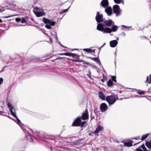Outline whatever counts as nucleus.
<instances>
[{"label":"nucleus","mask_w":151,"mask_h":151,"mask_svg":"<svg viewBox=\"0 0 151 151\" xmlns=\"http://www.w3.org/2000/svg\"><path fill=\"white\" fill-rule=\"evenodd\" d=\"M114 22L111 19L106 20L104 19L103 23L98 24L97 26V29L102 32L101 30L104 29L105 27H110L114 23Z\"/></svg>","instance_id":"f257e3e1"},{"label":"nucleus","mask_w":151,"mask_h":151,"mask_svg":"<svg viewBox=\"0 0 151 151\" xmlns=\"http://www.w3.org/2000/svg\"><path fill=\"white\" fill-rule=\"evenodd\" d=\"M112 27L111 28L105 27L104 29L102 30V32L104 33H110L112 32H116L118 28V27L117 25L114 24V23L112 25Z\"/></svg>","instance_id":"f03ea898"},{"label":"nucleus","mask_w":151,"mask_h":151,"mask_svg":"<svg viewBox=\"0 0 151 151\" xmlns=\"http://www.w3.org/2000/svg\"><path fill=\"white\" fill-rule=\"evenodd\" d=\"M81 119L80 117H78L74 121L72 124V126H80L83 127L84 126V124L86 123V122H81Z\"/></svg>","instance_id":"7ed1b4c3"},{"label":"nucleus","mask_w":151,"mask_h":151,"mask_svg":"<svg viewBox=\"0 0 151 151\" xmlns=\"http://www.w3.org/2000/svg\"><path fill=\"white\" fill-rule=\"evenodd\" d=\"M118 99L117 97L115 96H109L106 97V99L109 104H113L116 100Z\"/></svg>","instance_id":"20e7f679"},{"label":"nucleus","mask_w":151,"mask_h":151,"mask_svg":"<svg viewBox=\"0 0 151 151\" xmlns=\"http://www.w3.org/2000/svg\"><path fill=\"white\" fill-rule=\"evenodd\" d=\"M8 106L9 108V111L12 114L13 116L14 117H15L17 119V122L19 123L20 122V121L17 118L15 112V110L14 109L12 106V104L10 103H9L8 104Z\"/></svg>","instance_id":"39448f33"},{"label":"nucleus","mask_w":151,"mask_h":151,"mask_svg":"<svg viewBox=\"0 0 151 151\" xmlns=\"http://www.w3.org/2000/svg\"><path fill=\"white\" fill-rule=\"evenodd\" d=\"M113 12L116 17L120 15L121 13V11L120 10L119 6L118 5H115L113 7Z\"/></svg>","instance_id":"423d86ee"},{"label":"nucleus","mask_w":151,"mask_h":151,"mask_svg":"<svg viewBox=\"0 0 151 151\" xmlns=\"http://www.w3.org/2000/svg\"><path fill=\"white\" fill-rule=\"evenodd\" d=\"M96 19V22L99 23H100V22H103L104 20V19L103 18V15L102 14H100L99 12H97Z\"/></svg>","instance_id":"0eeeda50"},{"label":"nucleus","mask_w":151,"mask_h":151,"mask_svg":"<svg viewBox=\"0 0 151 151\" xmlns=\"http://www.w3.org/2000/svg\"><path fill=\"white\" fill-rule=\"evenodd\" d=\"M105 12L107 15L109 16H111L112 14V9L111 7L107 6L105 8Z\"/></svg>","instance_id":"6e6552de"},{"label":"nucleus","mask_w":151,"mask_h":151,"mask_svg":"<svg viewBox=\"0 0 151 151\" xmlns=\"http://www.w3.org/2000/svg\"><path fill=\"white\" fill-rule=\"evenodd\" d=\"M108 0H102L101 3V6L104 8H106L109 5Z\"/></svg>","instance_id":"1a4fd4ad"},{"label":"nucleus","mask_w":151,"mask_h":151,"mask_svg":"<svg viewBox=\"0 0 151 151\" xmlns=\"http://www.w3.org/2000/svg\"><path fill=\"white\" fill-rule=\"evenodd\" d=\"M118 43V41L116 40H114L110 42V46L112 47H115Z\"/></svg>","instance_id":"9d476101"},{"label":"nucleus","mask_w":151,"mask_h":151,"mask_svg":"<svg viewBox=\"0 0 151 151\" xmlns=\"http://www.w3.org/2000/svg\"><path fill=\"white\" fill-rule=\"evenodd\" d=\"M67 56L72 57L74 58L79 59V55L77 54L67 52Z\"/></svg>","instance_id":"9b49d317"},{"label":"nucleus","mask_w":151,"mask_h":151,"mask_svg":"<svg viewBox=\"0 0 151 151\" xmlns=\"http://www.w3.org/2000/svg\"><path fill=\"white\" fill-rule=\"evenodd\" d=\"M88 117V114L87 110H86L84 113L83 114L82 119L83 120L87 119Z\"/></svg>","instance_id":"f8f14e48"},{"label":"nucleus","mask_w":151,"mask_h":151,"mask_svg":"<svg viewBox=\"0 0 151 151\" xmlns=\"http://www.w3.org/2000/svg\"><path fill=\"white\" fill-rule=\"evenodd\" d=\"M107 106L105 103H102L100 105V109L101 111H104L107 109Z\"/></svg>","instance_id":"ddd939ff"},{"label":"nucleus","mask_w":151,"mask_h":151,"mask_svg":"<svg viewBox=\"0 0 151 151\" xmlns=\"http://www.w3.org/2000/svg\"><path fill=\"white\" fill-rule=\"evenodd\" d=\"M87 58L91 59H92L93 60L95 61L99 65H100L101 64V63L100 61V60L99 59L98 57H96V58H91V57H87Z\"/></svg>","instance_id":"4468645a"},{"label":"nucleus","mask_w":151,"mask_h":151,"mask_svg":"<svg viewBox=\"0 0 151 151\" xmlns=\"http://www.w3.org/2000/svg\"><path fill=\"white\" fill-rule=\"evenodd\" d=\"M103 128H104L103 127L101 126L100 125H99L95 130V133H98L99 132L102 130Z\"/></svg>","instance_id":"2eb2a0df"},{"label":"nucleus","mask_w":151,"mask_h":151,"mask_svg":"<svg viewBox=\"0 0 151 151\" xmlns=\"http://www.w3.org/2000/svg\"><path fill=\"white\" fill-rule=\"evenodd\" d=\"M99 97L102 100H105V96L104 94L102 92H99Z\"/></svg>","instance_id":"dca6fc26"},{"label":"nucleus","mask_w":151,"mask_h":151,"mask_svg":"<svg viewBox=\"0 0 151 151\" xmlns=\"http://www.w3.org/2000/svg\"><path fill=\"white\" fill-rule=\"evenodd\" d=\"M121 27L122 29L124 30H129V27H131V26L127 27L124 25H121Z\"/></svg>","instance_id":"f3484780"},{"label":"nucleus","mask_w":151,"mask_h":151,"mask_svg":"<svg viewBox=\"0 0 151 151\" xmlns=\"http://www.w3.org/2000/svg\"><path fill=\"white\" fill-rule=\"evenodd\" d=\"M43 21L45 24H49L50 20L49 19L46 18L45 17L43 18Z\"/></svg>","instance_id":"a211bd4d"},{"label":"nucleus","mask_w":151,"mask_h":151,"mask_svg":"<svg viewBox=\"0 0 151 151\" xmlns=\"http://www.w3.org/2000/svg\"><path fill=\"white\" fill-rule=\"evenodd\" d=\"M35 13L36 16L38 17H40L43 15V13L41 12H37Z\"/></svg>","instance_id":"6ab92c4d"},{"label":"nucleus","mask_w":151,"mask_h":151,"mask_svg":"<svg viewBox=\"0 0 151 151\" xmlns=\"http://www.w3.org/2000/svg\"><path fill=\"white\" fill-rule=\"evenodd\" d=\"M114 1L116 4H119L122 3V4H124V1L122 0H114Z\"/></svg>","instance_id":"aec40b11"},{"label":"nucleus","mask_w":151,"mask_h":151,"mask_svg":"<svg viewBox=\"0 0 151 151\" xmlns=\"http://www.w3.org/2000/svg\"><path fill=\"white\" fill-rule=\"evenodd\" d=\"M145 145L147 148L151 149V142H147L145 143Z\"/></svg>","instance_id":"412c9836"},{"label":"nucleus","mask_w":151,"mask_h":151,"mask_svg":"<svg viewBox=\"0 0 151 151\" xmlns=\"http://www.w3.org/2000/svg\"><path fill=\"white\" fill-rule=\"evenodd\" d=\"M132 144L131 142H127L124 143V146H127V147H131L132 145Z\"/></svg>","instance_id":"4be33fe9"},{"label":"nucleus","mask_w":151,"mask_h":151,"mask_svg":"<svg viewBox=\"0 0 151 151\" xmlns=\"http://www.w3.org/2000/svg\"><path fill=\"white\" fill-rule=\"evenodd\" d=\"M146 82L149 83H151V76H147Z\"/></svg>","instance_id":"5701e85b"},{"label":"nucleus","mask_w":151,"mask_h":151,"mask_svg":"<svg viewBox=\"0 0 151 151\" xmlns=\"http://www.w3.org/2000/svg\"><path fill=\"white\" fill-rule=\"evenodd\" d=\"M84 51H85L88 53H91L93 50H92L89 48H85L83 49Z\"/></svg>","instance_id":"b1692460"},{"label":"nucleus","mask_w":151,"mask_h":151,"mask_svg":"<svg viewBox=\"0 0 151 151\" xmlns=\"http://www.w3.org/2000/svg\"><path fill=\"white\" fill-rule=\"evenodd\" d=\"M149 134H146L142 136L141 139L142 140H143L146 139L148 136L149 135Z\"/></svg>","instance_id":"393cba45"},{"label":"nucleus","mask_w":151,"mask_h":151,"mask_svg":"<svg viewBox=\"0 0 151 151\" xmlns=\"http://www.w3.org/2000/svg\"><path fill=\"white\" fill-rule=\"evenodd\" d=\"M72 61L74 62H85V61L82 60H79L78 59H73L72 60Z\"/></svg>","instance_id":"a878e982"},{"label":"nucleus","mask_w":151,"mask_h":151,"mask_svg":"<svg viewBox=\"0 0 151 151\" xmlns=\"http://www.w3.org/2000/svg\"><path fill=\"white\" fill-rule=\"evenodd\" d=\"M107 85L109 86H110L113 85V83L112 81L109 79L107 82Z\"/></svg>","instance_id":"bb28decb"},{"label":"nucleus","mask_w":151,"mask_h":151,"mask_svg":"<svg viewBox=\"0 0 151 151\" xmlns=\"http://www.w3.org/2000/svg\"><path fill=\"white\" fill-rule=\"evenodd\" d=\"M26 21L25 18L24 17H22L21 19V22L22 23H25L26 22Z\"/></svg>","instance_id":"cd10ccee"},{"label":"nucleus","mask_w":151,"mask_h":151,"mask_svg":"<svg viewBox=\"0 0 151 151\" xmlns=\"http://www.w3.org/2000/svg\"><path fill=\"white\" fill-rule=\"evenodd\" d=\"M45 27L48 29H51L52 28V27H51L50 25V24H46Z\"/></svg>","instance_id":"c85d7f7f"},{"label":"nucleus","mask_w":151,"mask_h":151,"mask_svg":"<svg viewBox=\"0 0 151 151\" xmlns=\"http://www.w3.org/2000/svg\"><path fill=\"white\" fill-rule=\"evenodd\" d=\"M117 50H116V51L115 53H114V55H115V60H114V63H115V65L116 66V55H117Z\"/></svg>","instance_id":"c756f323"},{"label":"nucleus","mask_w":151,"mask_h":151,"mask_svg":"<svg viewBox=\"0 0 151 151\" xmlns=\"http://www.w3.org/2000/svg\"><path fill=\"white\" fill-rule=\"evenodd\" d=\"M50 24V26H54L55 24V22L54 21H50V23H49Z\"/></svg>","instance_id":"7c9ffc66"},{"label":"nucleus","mask_w":151,"mask_h":151,"mask_svg":"<svg viewBox=\"0 0 151 151\" xmlns=\"http://www.w3.org/2000/svg\"><path fill=\"white\" fill-rule=\"evenodd\" d=\"M111 79L112 81L116 82V77L115 76H112L111 77Z\"/></svg>","instance_id":"2f4dec72"},{"label":"nucleus","mask_w":151,"mask_h":151,"mask_svg":"<svg viewBox=\"0 0 151 151\" xmlns=\"http://www.w3.org/2000/svg\"><path fill=\"white\" fill-rule=\"evenodd\" d=\"M107 80V78H106V76H104V77H103V78L101 80V81L102 82H104V81H105L106 80Z\"/></svg>","instance_id":"473e14b6"},{"label":"nucleus","mask_w":151,"mask_h":151,"mask_svg":"<svg viewBox=\"0 0 151 151\" xmlns=\"http://www.w3.org/2000/svg\"><path fill=\"white\" fill-rule=\"evenodd\" d=\"M15 20L17 22H21V19L19 18H16Z\"/></svg>","instance_id":"72a5a7b5"},{"label":"nucleus","mask_w":151,"mask_h":151,"mask_svg":"<svg viewBox=\"0 0 151 151\" xmlns=\"http://www.w3.org/2000/svg\"><path fill=\"white\" fill-rule=\"evenodd\" d=\"M65 12H66V9H64L63 11H61L60 12V14H63L65 13Z\"/></svg>","instance_id":"f704fd0d"},{"label":"nucleus","mask_w":151,"mask_h":151,"mask_svg":"<svg viewBox=\"0 0 151 151\" xmlns=\"http://www.w3.org/2000/svg\"><path fill=\"white\" fill-rule=\"evenodd\" d=\"M87 79L89 81H90L91 79H93V78L91 77V76H88V77L87 78Z\"/></svg>","instance_id":"c9c22d12"},{"label":"nucleus","mask_w":151,"mask_h":151,"mask_svg":"<svg viewBox=\"0 0 151 151\" xmlns=\"http://www.w3.org/2000/svg\"><path fill=\"white\" fill-rule=\"evenodd\" d=\"M3 79L2 78H0V85L2 84L3 83Z\"/></svg>","instance_id":"e433bc0d"},{"label":"nucleus","mask_w":151,"mask_h":151,"mask_svg":"<svg viewBox=\"0 0 151 151\" xmlns=\"http://www.w3.org/2000/svg\"><path fill=\"white\" fill-rule=\"evenodd\" d=\"M120 35H122L123 37H125L126 35V34H125V33L124 32H122L120 34Z\"/></svg>","instance_id":"4c0bfd02"},{"label":"nucleus","mask_w":151,"mask_h":151,"mask_svg":"<svg viewBox=\"0 0 151 151\" xmlns=\"http://www.w3.org/2000/svg\"><path fill=\"white\" fill-rule=\"evenodd\" d=\"M143 150V151H147V149L145 147H144L142 148Z\"/></svg>","instance_id":"58836bf2"},{"label":"nucleus","mask_w":151,"mask_h":151,"mask_svg":"<svg viewBox=\"0 0 151 151\" xmlns=\"http://www.w3.org/2000/svg\"><path fill=\"white\" fill-rule=\"evenodd\" d=\"M136 151H143L142 149L140 148H137Z\"/></svg>","instance_id":"ea45409f"},{"label":"nucleus","mask_w":151,"mask_h":151,"mask_svg":"<svg viewBox=\"0 0 151 151\" xmlns=\"http://www.w3.org/2000/svg\"><path fill=\"white\" fill-rule=\"evenodd\" d=\"M59 55H66V52L64 53H60V54H59Z\"/></svg>","instance_id":"a19ab883"},{"label":"nucleus","mask_w":151,"mask_h":151,"mask_svg":"<svg viewBox=\"0 0 151 151\" xmlns=\"http://www.w3.org/2000/svg\"><path fill=\"white\" fill-rule=\"evenodd\" d=\"M83 62V63L86 64H87V65H89V63L87 62H86L85 61V62Z\"/></svg>","instance_id":"79ce46f5"},{"label":"nucleus","mask_w":151,"mask_h":151,"mask_svg":"<svg viewBox=\"0 0 151 151\" xmlns=\"http://www.w3.org/2000/svg\"><path fill=\"white\" fill-rule=\"evenodd\" d=\"M61 70V71H60V72L62 73V75H63V73H65L63 72L62 71V70L63 71H64V70L63 69H61L60 70Z\"/></svg>","instance_id":"37998d69"},{"label":"nucleus","mask_w":151,"mask_h":151,"mask_svg":"<svg viewBox=\"0 0 151 151\" xmlns=\"http://www.w3.org/2000/svg\"><path fill=\"white\" fill-rule=\"evenodd\" d=\"M145 147V145H144V144H143V145H141L140 146V147L141 148H142V149L144 147Z\"/></svg>","instance_id":"c03bdc74"},{"label":"nucleus","mask_w":151,"mask_h":151,"mask_svg":"<svg viewBox=\"0 0 151 151\" xmlns=\"http://www.w3.org/2000/svg\"><path fill=\"white\" fill-rule=\"evenodd\" d=\"M138 93L139 94H141L142 93H144V92H138Z\"/></svg>","instance_id":"a18cd8bd"},{"label":"nucleus","mask_w":151,"mask_h":151,"mask_svg":"<svg viewBox=\"0 0 151 151\" xmlns=\"http://www.w3.org/2000/svg\"><path fill=\"white\" fill-rule=\"evenodd\" d=\"M93 51H92V52H94V53H95V49L92 50Z\"/></svg>","instance_id":"49530a36"},{"label":"nucleus","mask_w":151,"mask_h":151,"mask_svg":"<svg viewBox=\"0 0 151 151\" xmlns=\"http://www.w3.org/2000/svg\"><path fill=\"white\" fill-rule=\"evenodd\" d=\"M4 11V10L3 9H0V12H3Z\"/></svg>","instance_id":"de8ad7c7"},{"label":"nucleus","mask_w":151,"mask_h":151,"mask_svg":"<svg viewBox=\"0 0 151 151\" xmlns=\"http://www.w3.org/2000/svg\"><path fill=\"white\" fill-rule=\"evenodd\" d=\"M34 9H35L37 10L38 9V8L37 7H35Z\"/></svg>","instance_id":"09e8293b"},{"label":"nucleus","mask_w":151,"mask_h":151,"mask_svg":"<svg viewBox=\"0 0 151 151\" xmlns=\"http://www.w3.org/2000/svg\"><path fill=\"white\" fill-rule=\"evenodd\" d=\"M2 20L0 19V23H2Z\"/></svg>","instance_id":"8fccbe9b"},{"label":"nucleus","mask_w":151,"mask_h":151,"mask_svg":"<svg viewBox=\"0 0 151 151\" xmlns=\"http://www.w3.org/2000/svg\"><path fill=\"white\" fill-rule=\"evenodd\" d=\"M70 7V6H69V7L67 9V12L68 11V9H69V8Z\"/></svg>","instance_id":"3c124183"},{"label":"nucleus","mask_w":151,"mask_h":151,"mask_svg":"<svg viewBox=\"0 0 151 151\" xmlns=\"http://www.w3.org/2000/svg\"><path fill=\"white\" fill-rule=\"evenodd\" d=\"M116 40L117 41V40H119V38H118V37H117V38H116Z\"/></svg>","instance_id":"603ef678"},{"label":"nucleus","mask_w":151,"mask_h":151,"mask_svg":"<svg viewBox=\"0 0 151 151\" xmlns=\"http://www.w3.org/2000/svg\"><path fill=\"white\" fill-rule=\"evenodd\" d=\"M106 45V43H104L103 44V45H102L103 46Z\"/></svg>","instance_id":"864d4df0"},{"label":"nucleus","mask_w":151,"mask_h":151,"mask_svg":"<svg viewBox=\"0 0 151 151\" xmlns=\"http://www.w3.org/2000/svg\"><path fill=\"white\" fill-rule=\"evenodd\" d=\"M59 58H60V59H61V58H63V57H59Z\"/></svg>","instance_id":"5fc2aeb1"},{"label":"nucleus","mask_w":151,"mask_h":151,"mask_svg":"<svg viewBox=\"0 0 151 151\" xmlns=\"http://www.w3.org/2000/svg\"><path fill=\"white\" fill-rule=\"evenodd\" d=\"M9 17V16H6V18H8V17Z\"/></svg>","instance_id":"6e6d98bb"},{"label":"nucleus","mask_w":151,"mask_h":151,"mask_svg":"<svg viewBox=\"0 0 151 151\" xmlns=\"http://www.w3.org/2000/svg\"><path fill=\"white\" fill-rule=\"evenodd\" d=\"M103 47V45H102V46H101L100 47V48H102V47Z\"/></svg>","instance_id":"4d7b16f0"},{"label":"nucleus","mask_w":151,"mask_h":151,"mask_svg":"<svg viewBox=\"0 0 151 151\" xmlns=\"http://www.w3.org/2000/svg\"><path fill=\"white\" fill-rule=\"evenodd\" d=\"M102 76H105V75H104V74L103 73V74H102Z\"/></svg>","instance_id":"13d9d810"},{"label":"nucleus","mask_w":151,"mask_h":151,"mask_svg":"<svg viewBox=\"0 0 151 151\" xmlns=\"http://www.w3.org/2000/svg\"><path fill=\"white\" fill-rule=\"evenodd\" d=\"M101 48H100H100H99V51H100V50Z\"/></svg>","instance_id":"bf43d9fd"},{"label":"nucleus","mask_w":151,"mask_h":151,"mask_svg":"<svg viewBox=\"0 0 151 151\" xmlns=\"http://www.w3.org/2000/svg\"><path fill=\"white\" fill-rule=\"evenodd\" d=\"M145 38H146V39H147V37H145Z\"/></svg>","instance_id":"052dcab7"},{"label":"nucleus","mask_w":151,"mask_h":151,"mask_svg":"<svg viewBox=\"0 0 151 151\" xmlns=\"http://www.w3.org/2000/svg\"><path fill=\"white\" fill-rule=\"evenodd\" d=\"M104 72L105 73L106 72H105V70H104Z\"/></svg>","instance_id":"680f3d73"},{"label":"nucleus","mask_w":151,"mask_h":151,"mask_svg":"<svg viewBox=\"0 0 151 151\" xmlns=\"http://www.w3.org/2000/svg\"><path fill=\"white\" fill-rule=\"evenodd\" d=\"M110 35H112V34H110Z\"/></svg>","instance_id":"e2e57ef3"},{"label":"nucleus","mask_w":151,"mask_h":151,"mask_svg":"<svg viewBox=\"0 0 151 151\" xmlns=\"http://www.w3.org/2000/svg\"><path fill=\"white\" fill-rule=\"evenodd\" d=\"M76 49H74V50H76Z\"/></svg>","instance_id":"0e129e2a"},{"label":"nucleus","mask_w":151,"mask_h":151,"mask_svg":"<svg viewBox=\"0 0 151 151\" xmlns=\"http://www.w3.org/2000/svg\"><path fill=\"white\" fill-rule=\"evenodd\" d=\"M149 76H151V75H150Z\"/></svg>","instance_id":"69168bd1"},{"label":"nucleus","mask_w":151,"mask_h":151,"mask_svg":"<svg viewBox=\"0 0 151 151\" xmlns=\"http://www.w3.org/2000/svg\"><path fill=\"white\" fill-rule=\"evenodd\" d=\"M150 37H151V36H150Z\"/></svg>","instance_id":"338daca9"}]
</instances>
